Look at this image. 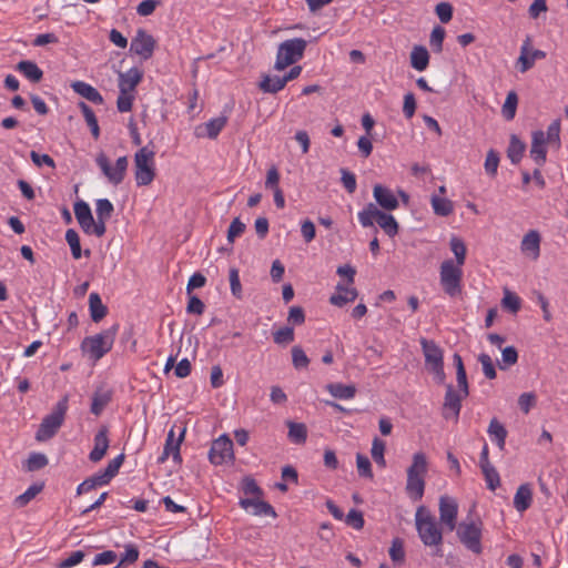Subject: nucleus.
I'll return each instance as SVG.
<instances>
[{"label":"nucleus","instance_id":"39","mask_svg":"<svg viewBox=\"0 0 568 568\" xmlns=\"http://www.w3.org/2000/svg\"><path fill=\"white\" fill-rule=\"evenodd\" d=\"M79 108L84 116V120L90 128L92 136L97 140L100 136V128L98 123V119L93 112V110L84 102H80Z\"/></svg>","mask_w":568,"mask_h":568},{"label":"nucleus","instance_id":"53","mask_svg":"<svg viewBox=\"0 0 568 568\" xmlns=\"http://www.w3.org/2000/svg\"><path fill=\"white\" fill-rule=\"evenodd\" d=\"M139 549L135 545L129 544L125 546V551L115 568L134 564L139 559Z\"/></svg>","mask_w":568,"mask_h":568},{"label":"nucleus","instance_id":"47","mask_svg":"<svg viewBox=\"0 0 568 568\" xmlns=\"http://www.w3.org/2000/svg\"><path fill=\"white\" fill-rule=\"evenodd\" d=\"M48 465V458L44 454L32 453L26 462V469L28 471L39 470Z\"/></svg>","mask_w":568,"mask_h":568},{"label":"nucleus","instance_id":"31","mask_svg":"<svg viewBox=\"0 0 568 568\" xmlns=\"http://www.w3.org/2000/svg\"><path fill=\"white\" fill-rule=\"evenodd\" d=\"M410 64L417 71H424L429 64V54L425 47L415 45L410 52Z\"/></svg>","mask_w":568,"mask_h":568},{"label":"nucleus","instance_id":"24","mask_svg":"<svg viewBox=\"0 0 568 568\" xmlns=\"http://www.w3.org/2000/svg\"><path fill=\"white\" fill-rule=\"evenodd\" d=\"M357 295V290L353 285L338 283L335 287V293L329 297V303L334 306L343 307L354 302Z\"/></svg>","mask_w":568,"mask_h":568},{"label":"nucleus","instance_id":"64","mask_svg":"<svg viewBox=\"0 0 568 568\" xmlns=\"http://www.w3.org/2000/svg\"><path fill=\"white\" fill-rule=\"evenodd\" d=\"M435 12L443 23H448L453 18V7L448 2H440L436 6Z\"/></svg>","mask_w":568,"mask_h":568},{"label":"nucleus","instance_id":"30","mask_svg":"<svg viewBox=\"0 0 568 568\" xmlns=\"http://www.w3.org/2000/svg\"><path fill=\"white\" fill-rule=\"evenodd\" d=\"M487 433L491 442L496 443L500 449L505 448L507 430L497 418L490 420Z\"/></svg>","mask_w":568,"mask_h":568},{"label":"nucleus","instance_id":"6","mask_svg":"<svg viewBox=\"0 0 568 568\" xmlns=\"http://www.w3.org/2000/svg\"><path fill=\"white\" fill-rule=\"evenodd\" d=\"M68 402L69 400L67 396L61 398L55 404L52 412L42 419V423L40 424L39 429L36 434L37 440L45 442L57 434V432L63 424L65 414L68 412Z\"/></svg>","mask_w":568,"mask_h":568},{"label":"nucleus","instance_id":"16","mask_svg":"<svg viewBox=\"0 0 568 568\" xmlns=\"http://www.w3.org/2000/svg\"><path fill=\"white\" fill-rule=\"evenodd\" d=\"M438 510L442 525L446 527L448 531L455 530L458 526V504L456 499L446 495L442 496L439 498Z\"/></svg>","mask_w":568,"mask_h":568},{"label":"nucleus","instance_id":"9","mask_svg":"<svg viewBox=\"0 0 568 568\" xmlns=\"http://www.w3.org/2000/svg\"><path fill=\"white\" fill-rule=\"evenodd\" d=\"M419 343L425 357L426 368L434 375L437 383L443 384L446 379L443 349L434 341L420 338Z\"/></svg>","mask_w":568,"mask_h":568},{"label":"nucleus","instance_id":"21","mask_svg":"<svg viewBox=\"0 0 568 568\" xmlns=\"http://www.w3.org/2000/svg\"><path fill=\"white\" fill-rule=\"evenodd\" d=\"M93 442H94V446H93V449L89 454V459L92 463H99L100 460L103 459V457L105 456L108 448L110 446L109 430H108L106 426L100 427V429L94 435Z\"/></svg>","mask_w":568,"mask_h":568},{"label":"nucleus","instance_id":"36","mask_svg":"<svg viewBox=\"0 0 568 568\" xmlns=\"http://www.w3.org/2000/svg\"><path fill=\"white\" fill-rule=\"evenodd\" d=\"M326 389L333 397L338 399H352L356 394L355 386L341 383L328 384Z\"/></svg>","mask_w":568,"mask_h":568},{"label":"nucleus","instance_id":"49","mask_svg":"<svg viewBox=\"0 0 568 568\" xmlns=\"http://www.w3.org/2000/svg\"><path fill=\"white\" fill-rule=\"evenodd\" d=\"M227 119L225 116H219L211 119L206 124V134L210 139H215L220 132L226 125Z\"/></svg>","mask_w":568,"mask_h":568},{"label":"nucleus","instance_id":"20","mask_svg":"<svg viewBox=\"0 0 568 568\" xmlns=\"http://www.w3.org/2000/svg\"><path fill=\"white\" fill-rule=\"evenodd\" d=\"M540 233L537 230H529L520 241V252L525 257L537 261L540 256Z\"/></svg>","mask_w":568,"mask_h":568},{"label":"nucleus","instance_id":"15","mask_svg":"<svg viewBox=\"0 0 568 568\" xmlns=\"http://www.w3.org/2000/svg\"><path fill=\"white\" fill-rule=\"evenodd\" d=\"M463 392L456 390L452 384L446 386V393L443 404V416L446 419L457 420L462 409V402L468 395H462Z\"/></svg>","mask_w":568,"mask_h":568},{"label":"nucleus","instance_id":"11","mask_svg":"<svg viewBox=\"0 0 568 568\" xmlns=\"http://www.w3.org/2000/svg\"><path fill=\"white\" fill-rule=\"evenodd\" d=\"M95 163L112 185L116 186L124 181L129 168L128 156H120L114 164H111L109 158L101 152L97 155Z\"/></svg>","mask_w":568,"mask_h":568},{"label":"nucleus","instance_id":"19","mask_svg":"<svg viewBox=\"0 0 568 568\" xmlns=\"http://www.w3.org/2000/svg\"><path fill=\"white\" fill-rule=\"evenodd\" d=\"M240 506L253 516H271L276 517L274 508L266 501L262 500V496L242 497Z\"/></svg>","mask_w":568,"mask_h":568},{"label":"nucleus","instance_id":"28","mask_svg":"<svg viewBox=\"0 0 568 568\" xmlns=\"http://www.w3.org/2000/svg\"><path fill=\"white\" fill-rule=\"evenodd\" d=\"M89 311L94 323L102 321L108 314V307L102 303L100 295L95 292L89 296Z\"/></svg>","mask_w":568,"mask_h":568},{"label":"nucleus","instance_id":"33","mask_svg":"<svg viewBox=\"0 0 568 568\" xmlns=\"http://www.w3.org/2000/svg\"><path fill=\"white\" fill-rule=\"evenodd\" d=\"M428 470L426 455L422 452L413 455L412 465L407 468V475L425 477Z\"/></svg>","mask_w":568,"mask_h":568},{"label":"nucleus","instance_id":"3","mask_svg":"<svg viewBox=\"0 0 568 568\" xmlns=\"http://www.w3.org/2000/svg\"><path fill=\"white\" fill-rule=\"evenodd\" d=\"M118 325H113L95 335L85 337L81 343L82 353L94 362L100 361L112 349Z\"/></svg>","mask_w":568,"mask_h":568},{"label":"nucleus","instance_id":"52","mask_svg":"<svg viewBox=\"0 0 568 568\" xmlns=\"http://www.w3.org/2000/svg\"><path fill=\"white\" fill-rule=\"evenodd\" d=\"M525 151V145L518 140L515 135L511 136L509 146H508V158L513 163H517L520 161L523 153Z\"/></svg>","mask_w":568,"mask_h":568},{"label":"nucleus","instance_id":"51","mask_svg":"<svg viewBox=\"0 0 568 568\" xmlns=\"http://www.w3.org/2000/svg\"><path fill=\"white\" fill-rule=\"evenodd\" d=\"M389 557L395 564H403L405 560L404 542L400 538H394L389 548Z\"/></svg>","mask_w":568,"mask_h":568},{"label":"nucleus","instance_id":"8","mask_svg":"<svg viewBox=\"0 0 568 568\" xmlns=\"http://www.w3.org/2000/svg\"><path fill=\"white\" fill-rule=\"evenodd\" d=\"M463 266L464 265L456 264L450 258L442 262L439 266L440 285L444 292L450 297H455L462 293Z\"/></svg>","mask_w":568,"mask_h":568},{"label":"nucleus","instance_id":"1","mask_svg":"<svg viewBox=\"0 0 568 568\" xmlns=\"http://www.w3.org/2000/svg\"><path fill=\"white\" fill-rule=\"evenodd\" d=\"M415 526L422 542L427 547H436V555L442 556L443 531L436 518L425 506H419L415 513Z\"/></svg>","mask_w":568,"mask_h":568},{"label":"nucleus","instance_id":"14","mask_svg":"<svg viewBox=\"0 0 568 568\" xmlns=\"http://www.w3.org/2000/svg\"><path fill=\"white\" fill-rule=\"evenodd\" d=\"M545 58L546 52L534 49L530 38H526L520 47V53L515 62V67L520 73H526L535 65L536 61Z\"/></svg>","mask_w":568,"mask_h":568},{"label":"nucleus","instance_id":"25","mask_svg":"<svg viewBox=\"0 0 568 568\" xmlns=\"http://www.w3.org/2000/svg\"><path fill=\"white\" fill-rule=\"evenodd\" d=\"M72 90L94 104H103L104 99L101 93L91 84L84 81H74L71 83Z\"/></svg>","mask_w":568,"mask_h":568},{"label":"nucleus","instance_id":"22","mask_svg":"<svg viewBox=\"0 0 568 568\" xmlns=\"http://www.w3.org/2000/svg\"><path fill=\"white\" fill-rule=\"evenodd\" d=\"M373 196L376 203L385 211H394L399 206L398 200L393 191L382 184L373 187Z\"/></svg>","mask_w":568,"mask_h":568},{"label":"nucleus","instance_id":"10","mask_svg":"<svg viewBox=\"0 0 568 568\" xmlns=\"http://www.w3.org/2000/svg\"><path fill=\"white\" fill-rule=\"evenodd\" d=\"M459 541L471 552L479 555L483 551L481 536L483 523L480 519L462 521L455 528Z\"/></svg>","mask_w":568,"mask_h":568},{"label":"nucleus","instance_id":"48","mask_svg":"<svg viewBox=\"0 0 568 568\" xmlns=\"http://www.w3.org/2000/svg\"><path fill=\"white\" fill-rule=\"evenodd\" d=\"M241 490L245 497L262 496V489L258 487L255 479L252 477H244L241 481Z\"/></svg>","mask_w":568,"mask_h":568},{"label":"nucleus","instance_id":"57","mask_svg":"<svg viewBox=\"0 0 568 568\" xmlns=\"http://www.w3.org/2000/svg\"><path fill=\"white\" fill-rule=\"evenodd\" d=\"M245 224L239 219L235 217L227 230V241L229 243H234L235 239L240 237L245 232Z\"/></svg>","mask_w":568,"mask_h":568},{"label":"nucleus","instance_id":"35","mask_svg":"<svg viewBox=\"0 0 568 568\" xmlns=\"http://www.w3.org/2000/svg\"><path fill=\"white\" fill-rule=\"evenodd\" d=\"M17 70L32 82H39L43 77V72L38 64L29 60L20 61Z\"/></svg>","mask_w":568,"mask_h":568},{"label":"nucleus","instance_id":"4","mask_svg":"<svg viewBox=\"0 0 568 568\" xmlns=\"http://www.w3.org/2000/svg\"><path fill=\"white\" fill-rule=\"evenodd\" d=\"M357 217L363 227H372L376 222L389 237L398 233V223L395 217L379 210L374 203H368L358 212Z\"/></svg>","mask_w":568,"mask_h":568},{"label":"nucleus","instance_id":"45","mask_svg":"<svg viewBox=\"0 0 568 568\" xmlns=\"http://www.w3.org/2000/svg\"><path fill=\"white\" fill-rule=\"evenodd\" d=\"M480 468L484 474L487 487L490 490H495L500 485V477L498 471L491 464L481 466Z\"/></svg>","mask_w":568,"mask_h":568},{"label":"nucleus","instance_id":"63","mask_svg":"<svg viewBox=\"0 0 568 568\" xmlns=\"http://www.w3.org/2000/svg\"><path fill=\"white\" fill-rule=\"evenodd\" d=\"M478 361L481 364L484 375L489 379H494L496 377V369L491 357L488 354H480Z\"/></svg>","mask_w":568,"mask_h":568},{"label":"nucleus","instance_id":"26","mask_svg":"<svg viewBox=\"0 0 568 568\" xmlns=\"http://www.w3.org/2000/svg\"><path fill=\"white\" fill-rule=\"evenodd\" d=\"M532 503V489L529 484H523L514 496V507L517 511H526Z\"/></svg>","mask_w":568,"mask_h":568},{"label":"nucleus","instance_id":"34","mask_svg":"<svg viewBox=\"0 0 568 568\" xmlns=\"http://www.w3.org/2000/svg\"><path fill=\"white\" fill-rule=\"evenodd\" d=\"M285 80L277 75H263L258 88L264 93H277L285 88Z\"/></svg>","mask_w":568,"mask_h":568},{"label":"nucleus","instance_id":"29","mask_svg":"<svg viewBox=\"0 0 568 568\" xmlns=\"http://www.w3.org/2000/svg\"><path fill=\"white\" fill-rule=\"evenodd\" d=\"M454 365L456 367V379H457V389L463 392L462 395H469V385L467 381L466 369L463 363V358L459 354L455 353L453 356Z\"/></svg>","mask_w":568,"mask_h":568},{"label":"nucleus","instance_id":"43","mask_svg":"<svg viewBox=\"0 0 568 568\" xmlns=\"http://www.w3.org/2000/svg\"><path fill=\"white\" fill-rule=\"evenodd\" d=\"M517 104H518V97H517L516 92H514V91L508 92L506 100L501 108L503 115L506 120H513L515 118Z\"/></svg>","mask_w":568,"mask_h":568},{"label":"nucleus","instance_id":"59","mask_svg":"<svg viewBox=\"0 0 568 568\" xmlns=\"http://www.w3.org/2000/svg\"><path fill=\"white\" fill-rule=\"evenodd\" d=\"M356 466H357L359 476L366 477L369 479L373 478L374 475L372 471V465H371L368 457H366L365 455H362V454H357Z\"/></svg>","mask_w":568,"mask_h":568},{"label":"nucleus","instance_id":"44","mask_svg":"<svg viewBox=\"0 0 568 568\" xmlns=\"http://www.w3.org/2000/svg\"><path fill=\"white\" fill-rule=\"evenodd\" d=\"M65 241L70 246L73 258L79 260L82 256L80 237L77 231L69 229L65 232Z\"/></svg>","mask_w":568,"mask_h":568},{"label":"nucleus","instance_id":"58","mask_svg":"<svg viewBox=\"0 0 568 568\" xmlns=\"http://www.w3.org/2000/svg\"><path fill=\"white\" fill-rule=\"evenodd\" d=\"M498 165H499L498 153L494 150H489L487 152L485 164H484L486 173L489 174L490 176H495L497 174Z\"/></svg>","mask_w":568,"mask_h":568},{"label":"nucleus","instance_id":"54","mask_svg":"<svg viewBox=\"0 0 568 568\" xmlns=\"http://www.w3.org/2000/svg\"><path fill=\"white\" fill-rule=\"evenodd\" d=\"M546 142L548 144H554L556 148L560 146V122L559 120H555L547 128V132H545Z\"/></svg>","mask_w":568,"mask_h":568},{"label":"nucleus","instance_id":"46","mask_svg":"<svg viewBox=\"0 0 568 568\" xmlns=\"http://www.w3.org/2000/svg\"><path fill=\"white\" fill-rule=\"evenodd\" d=\"M385 448H386V445L382 439H379L377 437H375L373 439L371 454H372L374 462L377 465H379L381 467L386 466V460L384 457Z\"/></svg>","mask_w":568,"mask_h":568},{"label":"nucleus","instance_id":"18","mask_svg":"<svg viewBox=\"0 0 568 568\" xmlns=\"http://www.w3.org/2000/svg\"><path fill=\"white\" fill-rule=\"evenodd\" d=\"M185 429L181 432L179 437H175L174 428H171L168 433L162 454L158 458L159 464L165 463L170 457L178 464L182 462L180 447L184 439Z\"/></svg>","mask_w":568,"mask_h":568},{"label":"nucleus","instance_id":"17","mask_svg":"<svg viewBox=\"0 0 568 568\" xmlns=\"http://www.w3.org/2000/svg\"><path fill=\"white\" fill-rule=\"evenodd\" d=\"M155 44V39L151 34L144 29H139L131 41L130 50L141 59L148 60L153 55Z\"/></svg>","mask_w":568,"mask_h":568},{"label":"nucleus","instance_id":"62","mask_svg":"<svg viewBox=\"0 0 568 568\" xmlns=\"http://www.w3.org/2000/svg\"><path fill=\"white\" fill-rule=\"evenodd\" d=\"M85 554L82 550L72 551L67 558L58 564V568H71L80 564Z\"/></svg>","mask_w":568,"mask_h":568},{"label":"nucleus","instance_id":"27","mask_svg":"<svg viewBox=\"0 0 568 568\" xmlns=\"http://www.w3.org/2000/svg\"><path fill=\"white\" fill-rule=\"evenodd\" d=\"M406 494L413 501H418L423 498L425 491V477L407 475Z\"/></svg>","mask_w":568,"mask_h":568},{"label":"nucleus","instance_id":"56","mask_svg":"<svg viewBox=\"0 0 568 568\" xmlns=\"http://www.w3.org/2000/svg\"><path fill=\"white\" fill-rule=\"evenodd\" d=\"M445 34V29L442 27H435L430 33L429 43L432 49L437 53L442 52L443 50Z\"/></svg>","mask_w":568,"mask_h":568},{"label":"nucleus","instance_id":"55","mask_svg":"<svg viewBox=\"0 0 568 568\" xmlns=\"http://www.w3.org/2000/svg\"><path fill=\"white\" fill-rule=\"evenodd\" d=\"M294 329L285 326L273 333V339L278 345H286L294 341Z\"/></svg>","mask_w":568,"mask_h":568},{"label":"nucleus","instance_id":"60","mask_svg":"<svg viewBox=\"0 0 568 568\" xmlns=\"http://www.w3.org/2000/svg\"><path fill=\"white\" fill-rule=\"evenodd\" d=\"M229 280H230V287H231L232 295L239 300L242 298V285H241L240 273H239L237 268L232 267L230 270Z\"/></svg>","mask_w":568,"mask_h":568},{"label":"nucleus","instance_id":"37","mask_svg":"<svg viewBox=\"0 0 568 568\" xmlns=\"http://www.w3.org/2000/svg\"><path fill=\"white\" fill-rule=\"evenodd\" d=\"M449 248L455 256L453 261L456 264L464 265L467 256V247L463 239L456 235L450 236Z\"/></svg>","mask_w":568,"mask_h":568},{"label":"nucleus","instance_id":"7","mask_svg":"<svg viewBox=\"0 0 568 568\" xmlns=\"http://www.w3.org/2000/svg\"><path fill=\"white\" fill-rule=\"evenodd\" d=\"M307 42L302 38H294L278 45L274 69L282 71L300 61L306 49Z\"/></svg>","mask_w":568,"mask_h":568},{"label":"nucleus","instance_id":"13","mask_svg":"<svg viewBox=\"0 0 568 568\" xmlns=\"http://www.w3.org/2000/svg\"><path fill=\"white\" fill-rule=\"evenodd\" d=\"M233 458V442L226 434L213 440L209 452V459L213 465H223Z\"/></svg>","mask_w":568,"mask_h":568},{"label":"nucleus","instance_id":"50","mask_svg":"<svg viewBox=\"0 0 568 568\" xmlns=\"http://www.w3.org/2000/svg\"><path fill=\"white\" fill-rule=\"evenodd\" d=\"M501 305L505 308L509 310L511 313H517L520 310L521 300L517 294L508 290H505L504 297L501 300Z\"/></svg>","mask_w":568,"mask_h":568},{"label":"nucleus","instance_id":"42","mask_svg":"<svg viewBox=\"0 0 568 568\" xmlns=\"http://www.w3.org/2000/svg\"><path fill=\"white\" fill-rule=\"evenodd\" d=\"M43 486L42 485H38V484H33L31 485L23 494L17 496L14 498V506L18 507V508H22L24 506H27L32 499H34L37 497L38 494L41 493Z\"/></svg>","mask_w":568,"mask_h":568},{"label":"nucleus","instance_id":"32","mask_svg":"<svg viewBox=\"0 0 568 568\" xmlns=\"http://www.w3.org/2000/svg\"><path fill=\"white\" fill-rule=\"evenodd\" d=\"M430 205L434 213L438 216H448L454 212V203L445 196L432 195Z\"/></svg>","mask_w":568,"mask_h":568},{"label":"nucleus","instance_id":"5","mask_svg":"<svg viewBox=\"0 0 568 568\" xmlns=\"http://www.w3.org/2000/svg\"><path fill=\"white\" fill-rule=\"evenodd\" d=\"M133 161L136 185H150L155 179V152L143 146L135 152Z\"/></svg>","mask_w":568,"mask_h":568},{"label":"nucleus","instance_id":"38","mask_svg":"<svg viewBox=\"0 0 568 568\" xmlns=\"http://www.w3.org/2000/svg\"><path fill=\"white\" fill-rule=\"evenodd\" d=\"M112 394L109 390H97L92 397L91 413L99 416L111 402Z\"/></svg>","mask_w":568,"mask_h":568},{"label":"nucleus","instance_id":"41","mask_svg":"<svg viewBox=\"0 0 568 568\" xmlns=\"http://www.w3.org/2000/svg\"><path fill=\"white\" fill-rule=\"evenodd\" d=\"M114 211V206L108 199H99L95 202V212L98 222H102L105 224V222L111 217L112 213Z\"/></svg>","mask_w":568,"mask_h":568},{"label":"nucleus","instance_id":"12","mask_svg":"<svg viewBox=\"0 0 568 568\" xmlns=\"http://www.w3.org/2000/svg\"><path fill=\"white\" fill-rule=\"evenodd\" d=\"M75 219L85 234L101 237L106 232V226L102 222L93 219L89 204L82 200L74 203L73 206Z\"/></svg>","mask_w":568,"mask_h":568},{"label":"nucleus","instance_id":"23","mask_svg":"<svg viewBox=\"0 0 568 568\" xmlns=\"http://www.w3.org/2000/svg\"><path fill=\"white\" fill-rule=\"evenodd\" d=\"M547 142L544 131H535L531 136L530 156L538 166H542L547 159Z\"/></svg>","mask_w":568,"mask_h":568},{"label":"nucleus","instance_id":"61","mask_svg":"<svg viewBox=\"0 0 568 568\" xmlns=\"http://www.w3.org/2000/svg\"><path fill=\"white\" fill-rule=\"evenodd\" d=\"M292 362L295 368H306L310 364V359L305 352L300 346L292 348Z\"/></svg>","mask_w":568,"mask_h":568},{"label":"nucleus","instance_id":"2","mask_svg":"<svg viewBox=\"0 0 568 568\" xmlns=\"http://www.w3.org/2000/svg\"><path fill=\"white\" fill-rule=\"evenodd\" d=\"M143 79V71L136 67L130 68L125 72L119 73V95L116 99V108L121 113L132 110L135 100L136 87Z\"/></svg>","mask_w":568,"mask_h":568},{"label":"nucleus","instance_id":"40","mask_svg":"<svg viewBox=\"0 0 568 568\" xmlns=\"http://www.w3.org/2000/svg\"><path fill=\"white\" fill-rule=\"evenodd\" d=\"M288 438L295 444H303L307 438L306 426L302 423L288 422Z\"/></svg>","mask_w":568,"mask_h":568}]
</instances>
